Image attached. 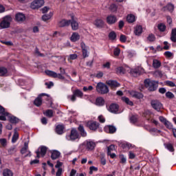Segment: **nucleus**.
Segmentation results:
<instances>
[{
    "mask_svg": "<svg viewBox=\"0 0 176 176\" xmlns=\"http://www.w3.org/2000/svg\"><path fill=\"white\" fill-rule=\"evenodd\" d=\"M45 5V1L43 0H35L30 4L31 9H39Z\"/></svg>",
    "mask_w": 176,
    "mask_h": 176,
    "instance_id": "0eeeda50",
    "label": "nucleus"
},
{
    "mask_svg": "<svg viewBox=\"0 0 176 176\" xmlns=\"http://www.w3.org/2000/svg\"><path fill=\"white\" fill-rule=\"evenodd\" d=\"M113 151H115V145L111 144L107 148V155H110Z\"/></svg>",
    "mask_w": 176,
    "mask_h": 176,
    "instance_id": "79ce46f5",
    "label": "nucleus"
},
{
    "mask_svg": "<svg viewBox=\"0 0 176 176\" xmlns=\"http://www.w3.org/2000/svg\"><path fill=\"white\" fill-rule=\"evenodd\" d=\"M107 84L109 85V86H110L111 89H115V87H119V86H120V84H119V82H118L116 80H112L107 81Z\"/></svg>",
    "mask_w": 176,
    "mask_h": 176,
    "instance_id": "aec40b11",
    "label": "nucleus"
},
{
    "mask_svg": "<svg viewBox=\"0 0 176 176\" xmlns=\"http://www.w3.org/2000/svg\"><path fill=\"white\" fill-rule=\"evenodd\" d=\"M52 16H53V13L50 12V14L43 15L42 19L43 21H47V20H50V19H52Z\"/></svg>",
    "mask_w": 176,
    "mask_h": 176,
    "instance_id": "72a5a7b5",
    "label": "nucleus"
},
{
    "mask_svg": "<svg viewBox=\"0 0 176 176\" xmlns=\"http://www.w3.org/2000/svg\"><path fill=\"white\" fill-rule=\"evenodd\" d=\"M164 46L163 47L164 50H170V44H168V42L164 41Z\"/></svg>",
    "mask_w": 176,
    "mask_h": 176,
    "instance_id": "680f3d73",
    "label": "nucleus"
},
{
    "mask_svg": "<svg viewBox=\"0 0 176 176\" xmlns=\"http://www.w3.org/2000/svg\"><path fill=\"white\" fill-rule=\"evenodd\" d=\"M165 148H166V149H168V151H169L170 152H174V147L171 144H165Z\"/></svg>",
    "mask_w": 176,
    "mask_h": 176,
    "instance_id": "a19ab883",
    "label": "nucleus"
},
{
    "mask_svg": "<svg viewBox=\"0 0 176 176\" xmlns=\"http://www.w3.org/2000/svg\"><path fill=\"white\" fill-rule=\"evenodd\" d=\"M120 163H122V164H126L127 160L126 159V157H124V155H120Z\"/></svg>",
    "mask_w": 176,
    "mask_h": 176,
    "instance_id": "3c124183",
    "label": "nucleus"
},
{
    "mask_svg": "<svg viewBox=\"0 0 176 176\" xmlns=\"http://www.w3.org/2000/svg\"><path fill=\"white\" fill-rule=\"evenodd\" d=\"M170 40L172 42H176V28L172 30Z\"/></svg>",
    "mask_w": 176,
    "mask_h": 176,
    "instance_id": "c9c22d12",
    "label": "nucleus"
},
{
    "mask_svg": "<svg viewBox=\"0 0 176 176\" xmlns=\"http://www.w3.org/2000/svg\"><path fill=\"white\" fill-rule=\"evenodd\" d=\"M76 97L82 98L83 97V92L79 89H76L74 91V94L71 96H68V98L73 102L76 101Z\"/></svg>",
    "mask_w": 176,
    "mask_h": 176,
    "instance_id": "423d86ee",
    "label": "nucleus"
},
{
    "mask_svg": "<svg viewBox=\"0 0 176 176\" xmlns=\"http://www.w3.org/2000/svg\"><path fill=\"white\" fill-rule=\"evenodd\" d=\"M80 39V35L78 32H74L70 37L72 42H76Z\"/></svg>",
    "mask_w": 176,
    "mask_h": 176,
    "instance_id": "5701e85b",
    "label": "nucleus"
},
{
    "mask_svg": "<svg viewBox=\"0 0 176 176\" xmlns=\"http://www.w3.org/2000/svg\"><path fill=\"white\" fill-rule=\"evenodd\" d=\"M55 131L56 134H58L59 135H61V134L64 133V125L63 124H58L56 126Z\"/></svg>",
    "mask_w": 176,
    "mask_h": 176,
    "instance_id": "412c9836",
    "label": "nucleus"
},
{
    "mask_svg": "<svg viewBox=\"0 0 176 176\" xmlns=\"http://www.w3.org/2000/svg\"><path fill=\"white\" fill-rule=\"evenodd\" d=\"M46 152H47V147L45 146H41L38 151H36V157H43L45 155H46Z\"/></svg>",
    "mask_w": 176,
    "mask_h": 176,
    "instance_id": "1a4fd4ad",
    "label": "nucleus"
},
{
    "mask_svg": "<svg viewBox=\"0 0 176 176\" xmlns=\"http://www.w3.org/2000/svg\"><path fill=\"white\" fill-rule=\"evenodd\" d=\"M129 159H134L135 157V154L133 153L132 151H130L129 153Z\"/></svg>",
    "mask_w": 176,
    "mask_h": 176,
    "instance_id": "774afa93",
    "label": "nucleus"
},
{
    "mask_svg": "<svg viewBox=\"0 0 176 176\" xmlns=\"http://www.w3.org/2000/svg\"><path fill=\"white\" fill-rule=\"evenodd\" d=\"M8 113H9L8 111H5V108L0 105V115H4L7 116Z\"/></svg>",
    "mask_w": 176,
    "mask_h": 176,
    "instance_id": "c03bdc74",
    "label": "nucleus"
},
{
    "mask_svg": "<svg viewBox=\"0 0 176 176\" xmlns=\"http://www.w3.org/2000/svg\"><path fill=\"white\" fill-rule=\"evenodd\" d=\"M166 98H174L175 96L174 94H173L171 91H168L166 93Z\"/></svg>",
    "mask_w": 176,
    "mask_h": 176,
    "instance_id": "6e6d98bb",
    "label": "nucleus"
},
{
    "mask_svg": "<svg viewBox=\"0 0 176 176\" xmlns=\"http://www.w3.org/2000/svg\"><path fill=\"white\" fill-rule=\"evenodd\" d=\"M60 74H57L56 72H54L53 71L45 70V74L46 75H48V76H52V78H58V79L64 80V79H65V77H64L63 75L65 74V69L60 67Z\"/></svg>",
    "mask_w": 176,
    "mask_h": 176,
    "instance_id": "f03ea898",
    "label": "nucleus"
},
{
    "mask_svg": "<svg viewBox=\"0 0 176 176\" xmlns=\"http://www.w3.org/2000/svg\"><path fill=\"white\" fill-rule=\"evenodd\" d=\"M109 39H110V41H116V33L114 31L109 34Z\"/></svg>",
    "mask_w": 176,
    "mask_h": 176,
    "instance_id": "f704fd0d",
    "label": "nucleus"
},
{
    "mask_svg": "<svg viewBox=\"0 0 176 176\" xmlns=\"http://www.w3.org/2000/svg\"><path fill=\"white\" fill-rule=\"evenodd\" d=\"M94 89L93 86L89 85V87H83V91H91Z\"/></svg>",
    "mask_w": 176,
    "mask_h": 176,
    "instance_id": "e2e57ef3",
    "label": "nucleus"
},
{
    "mask_svg": "<svg viewBox=\"0 0 176 176\" xmlns=\"http://www.w3.org/2000/svg\"><path fill=\"white\" fill-rule=\"evenodd\" d=\"M105 104V100H104V98L102 97H99L96 98V104L98 105V107H102Z\"/></svg>",
    "mask_w": 176,
    "mask_h": 176,
    "instance_id": "bb28decb",
    "label": "nucleus"
},
{
    "mask_svg": "<svg viewBox=\"0 0 176 176\" xmlns=\"http://www.w3.org/2000/svg\"><path fill=\"white\" fill-rule=\"evenodd\" d=\"M16 21L19 23H23L25 21V15L24 14L19 12L15 15Z\"/></svg>",
    "mask_w": 176,
    "mask_h": 176,
    "instance_id": "6ab92c4d",
    "label": "nucleus"
},
{
    "mask_svg": "<svg viewBox=\"0 0 176 176\" xmlns=\"http://www.w3.org/2000/svg\"><path fill=\"white\" fill-rule=\"evenodd\" d=\"M106 20L107 24H109V25H112V24H115V23L118 21V18L116 17V16L111 14L107 16Z\"/></svg>",
    "mask_w": 176,
    "mask_h": 176,
    "instance_id": "f8f14e48",
    "label": "nucleus"
},
{
    "mask_svg": "<svg viewBox=\"0 0 176 176\" xmlns=\"http://www.w3.org/2000/svg\"><path fill=\"white\" fill-rule=\"evenodd\" d=\"M87 126L90 130L96 131V130L98 129L100 124L97 122L89 121L87 122Z\"/></svg>",
    "mask_w": 176,
    "mask_h": 176,
    "instance_id": "9b49d317",
    "label": "nucleus"
},
{
    "mask_svg": "<svg viewBox=\"0 0 176 176\" xmlns=\"http://www.w3.org/2000/svg\"><path fill=\"white\" fill-rule=\"evenodd\" d=\"M151 107L157 112H160L161 109H163V104L159 100H152Z\"/></svg>",
    "mask_w": 176,
    "mask_h": 176,
    "instance_id": "6e6552de",
    "label": "nucleus"
},
{
    "mask_svg": "<svg viewBox=\"0 0 176 176\" xmlns=\"http://www.w3.org/2000/svg\"><path fill=\"white\" fill-rule=\"evenodd\" d=\"M7 118L10 123H12V124L19 123V118L12 114H10L9 113H8V115L7 116Z\"/></svg>",
    "mask_w": 176,
    "mask_h": 176,
    "instance_id": "f3484780",
    "label": "nucleus"
},
{
    "mask_svg": "<svg viewBox=\"0 0 176 176\" xmlns=\"http://www.w3.org/2000/svg\"><path fill=\"white\" fill-rule=\"evenodd\" d=\"M138 120V117L137 116H132L130 118V121L131 123H136Z\"/></svg>",
    "mask_w": 176,
    "mask_h": 176,
    "instance_id": "4d7b16f0",
    "label": "nucleus"
},
{
    "mask_svg": "<svg viewBox=\"0 0 176 176\" xmlns=\"http://www.w3.org/2000/svg\"><path fill=\"white\" fill-rule=\"evenodd\" d=\"M8 74V69L3 67H0V76H6Z\"/></svg>",
    "mask_w": 176,
    "mask_h": 176,
    "instance_id": "7c9ffc66",
    "label": "nucleus"
},
{
    "mask_svg": "<svg viewBox=\"0 0 176 176\" xmlns=\"http://www.w3.org/2000/svg\"><path fill=\"white\" fill-rule=\"evenodd\" d=\"M122 101H124V102L127 104V105H130L131 107H133V105H134L133 102H131V100H130V99H129V98L127 97H122Z\"/></svg>",
    "mask_w": 176,
    "mask_h": 176,
    "instance_id": "473e14b6",
    "label": "nucleus"
},
{
    "mask_svg": "<svg viewBox=\"0 0 176 176\" xmlns=\"http://www.w3.org/2000/svg\"><path fill=\"white\" fill-rule=\"evenodd\" d=\"M78 130H79V131H80V135H81L82 137H86V135H87V133H86V132L85 131V128L83 127V126L80 125V126H78Z\"/></svg>",
    "mask_w": 176,
    "mask_h": 176,
    "instance_id": "2f4dec72",
    "label": "nucleus"
},
{
    "mask_svg": "<svg viewBox=\"0 0 176 176\" xmlns=\"http://www.w3.org/2000/svg\"><path fill=\"white\" fill-rule=\"evenodd\" d=\"M58 27H65L67 25V20L62 19L58 22Z\"/></svg>",
    "mask_w": 176,
    "mask_h": 176,
    "instance_id": "37998d69",
    "label": "nucleus"
},
{
    "mask_svg": "<svg viewBox=\"0 0 176 176\" xmlns=\"http://www.w3.org/2000/svg\"><path fill=\"white\" fill-rule=\"evenodd\" d=\"M158 30L162 32H164L166 31V25L161 23L158 25Z\"/></svg>",
    "mask_w": 176,
    "mask_h": 176,
    "instance_id": "de8ad7c7",
    "label": "nucleus"
},
{
    "mask_svg": "<svg viewBox=\"0 0 176 176\" xmlns=\"http://www.w3.org/2000/svg\"><path fill=\"white\" fill-rule=\"evenodd\" d=\"M94 148H96V142L90 140L87 142V149L88 151H93Z\"/></svg>",
    "mask_w": 176,
    "mask_h": 176,
    "instance_id": "393cba45",
    "label": "nucleus"
},
{
    "mask_svg": "<svg viewBox=\"0 0 176 176\" xmlns=\"http://www.w3.org/2000/svg\"><path fill=\"white\" fill-rule=\"evenodd\" d=\"M109 111L111 113H119V106L116 104H111L109 107Z\"/></svg>",
    "mask_w": 176,
    "mask_h": 176,
    "instance_id": "dca6fc26",
    "label": "nucleus"
},
{
    "mask_svg": "<svg viewBox=\"0 0 176 176\" xmlns=\"http://www.w3.org/2000/svg\"><path fill=\"white\" fill-rule=\"evenodd\" d=\"M44 115L47 116V118H53V110L48 109L45 113Z\"/></svg>",
    "mask_w": 176,
    "mask_h": 176,
    "instance_id": "4c0bfd02",
    "label": "nucleus"
},
{
    "mask_svg": "<svg viewBox=\"0 0 176 176\" xmlns=\"http://www.w3.org/2000/svg\"><path fill=\"white\" fill-rule=\"evenodd\" d=\"M3 176H13V172L9 169H6L3 172Z\"/></svg>",
    "mask_w": 176,
    "mask_h": 176,
    "instance_id": "e433bc0d",
    "label": "nucleus"
},
{
    "mask_svg": "<svg viewBox=\"0 0 176 176\" xmlns=\"http://www.w3.org/2000/svg\"><path fill=\"white\" fill-rule=\"evenodd\" d=\"M164 125L166 126V127L167 129H168L169 130H171V129H173V124H171V122L167 121L166 122V123L164 124Z\"/></svg>",
    "mask_w": 176,
    "mask_h": 176,
    "instance_id": "0e129e2a",
    "label": "nucleus"
},
{
    "mask_svg": "<svg viewBox=\"0 0 176 176\" xmlns=\"http://www.w3.org/2000/svg\"><path fill=\"white\" fill-rule=\"evenodd\" d=\"M166 85L169 86L170 87H175V83H174L173 81L167 80L166 81Z\"/></svg>",
    "mask_w": 176,
    "mask_h": 176,
    "instance_id": "864d4df0",
    "label": "nucleus"
},
{
    "mask_svg": "<svg viewBox=\"0 0 176 176\" xmlns=\"http://www.w3.org/2000/svg\"><path fill=\"white\" fill-rule=\"evenodd\" d=\"M63 166V162H60V161H57L56 164L55 165V168H61L60 167Z\"/></svg>",
    "mask_w": 176,
    "mask_h": 176,
    "instance_id": "338daca9",
    "label": "nucleus"
},
{
    "mask_svg": "<svg viewBox=\"0 0 176 176\" xmlns=\"http://www.w3.org/2000/svg\"><path fill=\"white\" fill-rule=\"evenodd\" d=\"M150 133L155 135V134H159L160 133H161V131L156 128H153L150 129Z\"/></svg>",
    "mask_w": 176,
    "mask_h": 176,
    "instance_id": "49530a36",
    "label": "nucleus"
},
{
    "mask_svg": "<svg viewBox=\"0 0 176 176\" xmlns=\"http://www.w3.org/2000/svg\"><path fill=\"white\" fill-rule=\"evenodd\" d=\"M120 41L122 43H124V42H126V41H127V36H126V35L121 34L120 36Z\"/></svg>",
    "mask_w": 176,
    "mask_h": 176,
    "instance_id": "13d9d810",
    "label": "nucleus"
},
{
    "mask_svg": "<svg viewBox=\"0 0 176 176\" xmlns=\"http://www.w3.org/2000/svg\"><path fill=\"white\" fill-rule=\"evenodd\" d=\"M113 54L114 56H116V57H118L119 54H120V49L119 48L114 49Z\"/></svg>",
    "mask_w": 176,
    "mask_h": 176,
    "instance_id": "69168bd1",
    "label": "nucleus"
},
{
    "mask_svg": "<svg viewBox=\"0 0 176 176\" xmlns=\"http://www.w3.org/2000/svg\"><path fill=\"white\" fill-rule=\"evenodd\" d=\"M18 140H19V133H17V131L14 129V133L12 138V144H14L15 142H16Z\"/></svg>",
    "mask_w": 176,
    "mask_h": 176,
    "instance_id": "c756f323",
    "label": "nucleus"
},
{
    "mask_svg": "<svg viewBox=\"0 0 176 176\" xmlns=\"http://www.w3.org/2000/svg\"><path fill=\"white\" fill-rule=\"evenodd\" d=\"M69 16L72 19L67 21V24L68 25L70 23L72 30H73V31H76V30L79 29V23H78L76 18H75L73 14H70Z\"/></svg>",
    "mask_w": 176,
    "mask_h": 176,
    "instance_id": "39448f33",
    "label": "nucleus"
},
{
    "mask_svg": "<svg viewBox=\"0 0 176 176\" xmlns=\"http://www.w3.org/2000/svg\"><path fill=\"white\" fill-rule=\"evenodd\" d=\"M129 94L133 98H137L138 100H141V98H144V95L141 92H138L137 91H130Z\"/></svg>",
    "mask_w": 176,
    "mask_h": 176,
    "instance_id": "ddd939ff",
    "label": "nucleus"
},
{
    "mask_svg": "<svg viewBox=\"0 0 176 176\" xmlns=\"http://www.w3.org/2000/svg\"><path fill=\"white\" fill-rule=\"evenodd\" d=\"M128 68L127 71L130 72L131 74H132L133 76H137L138 75H140L141 74V67H138L135 69H130V67Z\"/></svg>",
    "mask_w": 176,
    "mask_h": 176,
    "instance_id": "2eb2a0df",
    "label": "nucleus"
},
{
    "mask_svg": "<svg viewBox=\"0 0 176 176\" xmlns=\"http://www.w3.org/2000/svg\"><path fill=\"white\" fill-rule=\"evenodd\" d=\"M0 144L2 146H6V145H8V140L5 138L0 139Z\"/></svg>",
    "mask_w": 176,
    "mask_h": 176,
    "instance_id": "bf43d9fd",
    "label": "nucleus"
},
{
    "mask_svg": "<svg viewBox=\"0 0 176 176\" xmlns=\"http://www.w3.org/2000/svg\"><path fill=\"white\" fill-rule=\"evenodd\" d=\"M96 91L100 94H107L109 93V89L107 85L102 82H98L96 86Z\"/></svg>",
    "mask_w": 176,
    "mask_h": 176,
    "instance_id": "20e7f679",
    "label": "nucleus"
},
{
    "mask_svg": "<svg viewBox=\"0 0 176 176\" xmlns=\"http://www.w3.org/2000/svg\"><path fill=\"white\" fill-rule=\"evenodd\" d=\"M134 34L135 35H141L142 34V26L137 25L134 30Z\"/></svg>",
    "mask_w": 176,
    "mask_h": 176,
    "instance_id": "c85d7f7f",
    "label": "nucleus"
},
{
    "mask_svg": "<svg viewBox=\"0 0 176 176\" xmlns=\"http://www.w3.org/2000/svg\"><path fill=\"white\" fill-rule=\"evenodd\" d=\"M135 20H137V17H135V15L129 14L126 16V21L129 23H133L135 22Z\"/></svg>",
    "mask_w": 176,
    "mask_h": 176,
    "instance_id": "b1692460",
    "label": "nucleus"
},
{
    "mask_svg": "<svg viewBox=\"0 0 176 176\" xmlns=\"http://www.w3.org/2000/svg\"><path fill=\"white\" fill-rule=\"evenodd\" d=\"M144 86L149 91H155L159 86V82L151 79H146L144 80Z\"/></svg>",
    "mask_w": 176,
    "mask_h": 176,
    "instance_id": "f257e3e1",
    "label": "nucleus"
},
{
    "mask_svg": "<svg viewBox=\"0 0 176 176\" xmlns=\"http://www.w3.org/2000/svg\"><path fill=\"white\" fill-rule=\"evenodd\" d=\"M97 171H98V168L92 166L91 167H89V174L91 175V174H93V173H97Z\"/></svg>",
    "mask_w": 176,
    "mask_h": 176,
    "instance_id": "58836bf2",
    "label": "nucleus"
},
{
    "mask_svg": "<svg viewBox=\"0 0 176 176\" xmlns=\"http://www.w3.org/2000/svg\"><path fill=\"white\" fill-rule=\"evenodd\" d=\"M51 158L52 160H56V159H58L60 157V153L57 150H53L51 151Z\"/></svg>",
    "mask_w": 176,
    "mask_h": 176,
    "instance_id": "4be33fe9",
    "label": "nucleus"
},
{
    "mask_svg": "<svg viewBox=\"0 0 176 176\" xmlns=\"http://www.w3.org/2000/svg\"><path fill=\"white\" fill-rule=\"evenodd\" d=\"M104 131L109 134H113V133H116V127L112 125H108L104 127Z\"/></svg>",
    "mask_w": 176,
    "mask_h": 176,
    "instance_id": "a211bd4d",
    "label": "nucleus"
},
{
    "mask_svg": "<svg viewBox=\"0 0 176 176\" xmlns=\"http://www.w3.org/2000/svg\"><path fill=\"white\" fill-rule=\"evenodd\" d=\"M122 148H123V149H130V148H131V144L127 142L122 143Z\"/></svg>",
    "mask_w": 176,
    "mask_h": 176,
    "instance_id": "ea45409f",
    "label": "nucleus"
},
{
    "mask_svg": "<svg viewBox=\"0 0 176 176\" xmlns=\"http://www.w3.org/2000/svg\"><path fill=\"white\" fill-rule=\"evenodd\" d=\"M12 22V16H6L2 19H0V30H5L10 27V23Z\"/></svg>",
    "mask_w": 176,
    "mask_h": 176,
    "instance_id": "7ed1b4c3",
    "label": "nucleus"
},
{
    "mask_svg": "<svg viewBox=\"0 0 176 176\" xmlns=\"http://www.w3.org/2000/svg\"><path fill=\"white\" fill-rule=\"evenodd\" d=\"M94 25L96 27L101 28L102 27H104V21H102V19H98L94 21Z\"/></svg>",
    "mask_w": 176,
    "mask_h": 176,
    "instance_id": "cd10ccee",
    "label": "nucleus"
},
{
    "mask_svg": "<svg viewBox=\"0 0 176 176\" xmlns=\"http://www.w3.org/2000/svg\"><path fill=\"white\" fill-rule=\"evenodd\" d=\"M147 39L148 41H149V42H154L155 39H156V37L155 36V35L151 34L147 37Z\"/></svg>",
    "mask_w": 176,
    "mask_h": 176,
    "instance_id": "5fc2aeb1",
    "label": "nucleus"
},
{
    "mask_svg": "<svg viewBox=\"0 0 176 176\" xmlns=\"http://www.w3.org/2000/svg\"><path fill=\"white\" fill-rule=\"evenodd\" d=\"M165 9H167L169 12H173L174 10V5L169 3L166 6Z\"/></svg>",
    "mask_w": 176,
    "mask_h": 176,
    "instance_id": "603ef678",
    "label": "nucleus"
},
{
    "mask_svg": "<svg viewBox=\"0 0 176 176\" xmlns=\"http://www.w3.org/2000/svg\"><path fill=\"white\" fill-rule=\"evenodd\" d=\"M154 75L159 78H162L163 76V73H162V71L160 70H157L154 72Z\"/></svg>",
    "mask_w": 176,
    "mask_h": 176,
    "instance_id": "052dcab7",
    "label": "nucleus"
},
{
    "mask_svg": "<svg viewBox=\"0 0 176 176\" xmlns=\"http://www.w3.org/2000/svg\"><path fill=\"white\" fill-rule=\"evenodd\" d=\"M153 67L155 69H157L162 67V62L157 59H153Z\"/></svg>",
    "mask_w": 176,
    "mask_h": 176,
    "instance_id": "a878e982",
    "label": "nucleus"
},
{
    "mask_svg": "<svg viewBox=\"0 0 176 176\" xmlns=\"http://www.w3.org/2000/svg\"><path fill=\"white\" fill-rule=\"evenodd\" d=\"M117 74H126V71L123 67H119L116 69Z\"/></svg>",
    "mask_w": 176,
    "mask_h": 176,
    "instance_id": "a18cd8bd",
    "label": "nucleus"
},
{
    "mask_svg": "<svg viewBox=\"0 0 176 176\" xmlns=\"http://www.w3.org/2000/svg\"><path fill=\"white\" fill-rule=\"evenodd\" d=\"M79 138V133L76 129H73L71 131L70 135L69 136V141H76Z\"/></svg>",
    "mask_w": 176,
    "mask_h": 176,
    "instance_id": "9d476101",
    "label": "nucleus"
},
{
    "mask_svg": "<svg viewBox=\"0 0 176 176\" xmlns=\"http://www.w3.org/2000/svg\"><path fill=\"white\" fill-rule=\"evenodd\" d=\"M164 55L165 56V57H166V58H170V57H173V56H174V54H173V52H169V51H166L164 53Z\"/></svg>",
    "mask_w": 176,
    "mask_h": 176,
    "instance_id": "09e8293b",
    "label": "nucleus"
},
{
    "mask_svg": "<svg viewBox=\"0 0 176 176\" xmlns=\"http://www.w3.org/2000/svg\"><path fill=\"white\" fill-rule=\"evenodd\" d=\"M43 96H47L46 94H41L38 96L34 100V104L36 107H41L42 105V97Z\"/></svg>",
    "mask_w": 176,
    "mask_h": 176,
    "instance_id": "4468645a",
    "label": "nucleus"
},
{
    "mask_svg": "<svg viewBox=\"0 0 176 176\" xmlns=\"http://www.w3.org/2000/svg\"><path fill=\"white\" fill-rule=\"evenodd\" d=\"M8 152L9 155H13V153H16V146H13L10 147L8 150Z\"/></svg>",
    "mask_w": 176,
    "mask_h": 176,
    "instance_id": "8fccbe9b",
    "label": "nucleus"
}]
</instances>
